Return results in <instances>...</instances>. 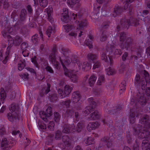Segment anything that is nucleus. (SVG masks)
I'll return each mask as SVG.
<instances>
[{
    "label": "nucleus",
    "mask_w": 150,
    "mask_h": 150,
    "mask_svg": "<svg viewBox=\"0 0 150 150\" xmlns=\"http://www.w3.org/2000/svg\"><path fill=\"white\" fill-rule=\"evenodd\" d=\"M59 49L62 55V57L59 56V59L64 69L66 67L62 61L63 60L65 64L67 65H69L72 63H76L79 69H81L80 63L76 55L71 54L69 49L66 48L62 46L59 47Z\"/></svg>",
    "instance_id": "nucleus-1"
},
{
    "label": "nucleus",
    "mask_w": 150,
    "mask_h": 150,
    "mask_svg": "<svg viewBox=\"0 0 150 150\" xmlns=\"http://www.w3.org/2000/svg\"><path fill=\"white\" fill-rule=\"evenodd\" d=\"M140 121L146 129H141L138 132L137 130H135V132L138 133V138L139 139H148L150 140V131L148 130L150 128V120L149 116L147 115H144Z\"/></svg>",
    "instance_id": "nucleus-2"
},
{
    "label": "nucleus",
    "mask_w": 150,
    "mask_h": 150,
    "mask_svg": "<svg viewBox=\"0 0 150 150\" xmlns=\"http://www.w3.org/2000/svg\"><path fill=\"white\" fill-rule=\"evenodd\" d=\"M119 46L122 49L124 47L128 50V48L131 47L133 44V40L130 37L127 38L126 34L124 32H122L120 33Z\"/></svg>",
    "instance_id": "nucleus-3"
},
{
    "label": "nucleus",
    "mask_w": 150,
    "mask_h": 150,
    "mask_svg": "<svg viewBox=\"0 0 150 150\" xmlns=\"http://www.w3.org/2000/svg\"><path fill=\"white\" fill-rule=\"evenodd\" d=\"M105 52H106V54H107L109 58L110 65H111L113 62L112 57L114 55H119L120 56L122 53L120 50L115 49V46L113 45L108 44L106 47Z\"/></svg>",
    "instance_id": "nucleus-4"
},
{
    "label": "nucleus",
    "mask_w": 150,
    "mask_h": 150,
    "mask_svg": "<svg viewBox=\"0 0 150 150\" xmlns=\"http://www.w3.org/2000/svg\"><path fill=\"white\" fill-rule=\"evenodd\" d=\"M88 101L90 105L87 106L84 110V113L86 115H88L93 110L96 106V103L94 101L93 98H90L88 99Z\"/></svg>",
    "instance_id": "nucleus-5"
},
{
    "label": "nucleus",
    "mask_w": 150,
    "mask_h": 150,
    "mask_svg": "<svg viewBox=\"0 0 150 150\" xmlns=\"http://www.w3.org/2000/svg\"><path fill=\"white\" fill-rule=\"evenodd\" d=\"M64 75L70 78L71 81L74 83L76 82L78 80V77L73 71L68 70L66 68H64Z\"/></svg>",
    "instance_id": "nucleus-6"
},
{
    "label": "nucleus",
    "mask_w": 150,
    "mask_h": 150,
    "mask_svg": "<svg viewBox=\"0 0 150 150\" xmlns=\"http://www.w3.org/2000/svg\"><path fill=\"white\" fill-rule=\"evenodd\" d=\"M144 75L145 78H142L141 79V87L143 90H144L146 87L147 83H150V77L148 72L144 70Z\"/></svg>",
    "instance_id": "nucleus-7"
},
{
    "label": "nucleus",
    "mask_w": 150,
    "mask_h": 150,
    "mask_svg": "<svg viewBox=\"0 0 150 150\" xmlns=\"http://www.w3.org/2000/svg\"><path fill=\"white\" fill-rule=\"evenodd\" d=\"M132 18H130L129 19L124 18L122 19L120 22V24L117 26V28L118 30L121 28H122L128 29L130 25L131 24V23Z\"/></svg>",
    "instance_id": "nucleus-8"
},
{
    "label": "nucleus",
    "mask_w": 150,
    "mask_h": 150,
    "mask_svg": "<svg viewBox=\"0 0 150 150\" xmlns=\"http://www.w3.org/2000/svg\"><path fill=\"white\" fill-rule=\"evenodd\" d=\"M12 140H8L6 138H4L2 139L1 146L3 149L8 150L11 148L13 146Z\"/></svg>",
    "instance_id": "nucleus-9"
},
{
    "label": "nucleus",
    "mask_w": 150,
    "mask_h": 150,
    "mask_svg": "<svg viewBox=\"0 0 150 150\" xmlns=\"http://www.w3.org/2000/svg\"><path fill=\"white\" fill-rule=\"evenodd\" d=\"M1 33L3 37L6 38L7 37L9 39L11 38V36L9 35H8V33L11 35H14L15 33L13 30V28L10 25L8 26L7 28H6L5 29L3 30L1 32Z\"/></svg>",
    "instance_id": "nucleus-10"
},
{
    "label": "nucleus",
    "mask_w": 150,
    "mask_h": 150,
    "mask_svg": "<svg viewBox=\"0 0 150 150\" xmlns=\"http://www.w3.org/2000/svg\"><path fill=\"white\" fill-rule=\"evenodd\" d=\"M26 10L25 9H22L19 15V19L18 21L16 24L18 25H21L23 24L24 22L26 19Z\"/></svg>",
    "instance_id": "nucleus-11"
},
{
    "label": "nucleus",
    "mask_w": 150,
    "mask_h": 150,
    "mask_svg": "<svg viewBox=\"0 0 150 150\" xmlns=\"http://www.w3.org/2000/svg\"><path fill=\"white\" fill-rule=\"evenodd\" d=\"M8 41L10 43V45L13 44L15 45H19L22 42V38L18 35H16L13 39L11 38L8 40Z\"/></svg>",
    "instance_id": "nucleus-12"
},
{
    "label": "nucleus",
    "mask_w": 150,
    "mask_h": 150,
    "mask_svg": "<svg viewBox=\"0 0 150 150\" xmlns=\"http://www.w3.org/2000/svg\"><path fill=\"white\" fill-rule=\"evenodd\" d=\"M81 98V96L78 91H75L72 93L71 100L73 103H76L79 101Z\"/></svg>",
    "instance_id": "nucleus-13"
},
{
    "label": "nucleus",
    "mask_w": 150,
    "mask_h": 150,
    "mask_svg": "<svg viewBox=\"0 0 150 150\" xmlns=\"http://www.w3.org/2000/svg\"><path fill=\"white\" fill-rule=\"evenodd\" d=\"M19 114L16 112L8 113L7 117L8 120L11 122H13L15 120L18 119L19 118Z\"/></svg>",
    "instance_id": "nucleus-14"
},
{
    "label": "nucleus",
    "mask_w": 150,
    "mask_h": 150,
    "mask_svg": "<svg viewBox=\"0 0 150 150\" xmlns=\"http://www.w3.org/2000/svg\"><path fill=\"white\" fill-rule=\"evenodd\" d=\"M126 9H127V8H126L125 9H124V7L123 8L118 5H116L114 8L112 15L114 17L119 16L121 13L123 11L125 10Z\"/></svg>",
    "instance_id": "nucleus-15"
},
{
    "label": "nucleus",
    "mask_w": 150,
    "mask_h": 150,
    "mask_svg": "<svg viewBox=\"0 0 150 150\" xmlns=\"http://www.w3.org/2000/svg\"><path fill=\"white\" fill-rule=\"evenodd\" d=\"M100 125V123L97 121L91 122L87 125V129L88 131L90 132L93 129L98 127Z\"/></svg>",
    "instance_id": "nucleus-16"
},
{
    "label": "nucleus",
    "mask_w": 150,
    "mask_h": 150,
    "mask_svg": "<svg viewBox=\"0 0 150 150\" xmlns=\"http://www.w3.org/2000/svg\"><path fill=\"white\" fill-rule=\"evenodd\" d=\"M137 98H139V99L138 103H139L141 105L144 106L147 103V100L146 98L144 97V94L142 93H139L137 94Z\"/></svg>",
    "instance_id": "nucleus-17"
},
{
    "label": "nucleus",
    "mask_w": 150,
    "mask_h": 150,
    "mask_svg": "<svg viewBox=\"0 0 150 150\" xmlns=\"http://www.w3.org/2000/svg\"><path fill=\"white\" fill-rule=\"evenodd\" d=\"M72 89V88L69 85H66L64 88V94L60 96L61 98H65L67 95H68L71 92Z\"/></svg>",
    "instance_id": "nucleus-18"
},
{
    "label": "nucleus",
    "mask_w": 150,
    "mask_h": 150,
    "mask_svg": "<svg viewBox=\"0 0 150 150\" xmlns=\"http://www.w3.org/2000/svg\"><path fill=\"white\" fill-rule=\"evenodd\" d=\"M58 51L56 47H54L52 50V53L49 56V60L52 62L57 60L56 58Z\"/></svg>",
    "instance_id": "nucleus-19"
},
{
    "label": "nucleus",
    "mask_w": 150,
    "mask_h": 150,
    "mask_svg": "<svg viewBox=\"0 0 150 150\" xmlns=\"http://www.w3.org/2000/svg\"><path fill=\"white\" fill-rule=\"evenodd\" d=\"M111 137H105L101 139V142L104 143L105 145H106L108 148L110 147L112 145V139Z\"/></svg>",
    "instance_id": "nucleus-20"
},
{
    "label": "nucleus",
    "mask_w": 150,
    "mask_h": 150,
    "mask_svg": "<svg viewBox=\"0 0 150 150\" xmlns=\"http://www.w3.org/2000/svg\"><path fill=\"white\" fill-rule=\"evenodd\" d=\"M100 116V114L97 110H96L90 114L88 119L90 120H95L98 119Z\"/></svg>",
    "instance_id": "nucleus-21"
},
{
    "label": "nucleus",
    "mask_w": 150,
    "mask_h": 150,
    "mask_svg": "<svg viewBox=\"0 0 150 150\" xmlns=\"http://www.w3.org/2000/svg\"><path fill=\"white\" fill-rule=\"evenodd\" d=\"M62 142L64 144L67 146H70L71 144V139L67 135H64L62 138Z\"/></svg>",
    "instance_id": "nucleus-22"
},
{
    "label": "nucleus",
    "mask_w": 150,
    "mask_h": 150,
    "mask_svg": "<svg viewBox=\"0 0 150 150\" xmlns=\"http://www.w3.org/2000/svg\"><path fill=\"white\" fill-rule=\"evenodd\" d=\"M76 25L74 24H67L63 25V27L65 30V31L67 33H68L74 29Z\"/></svg>",
    "instance_id": "nucleus-23"
},
{
    "label": "nucleus",
    "mask_w": 150,
    "mask_h": 150,
    "mask_svg": "<svg viewBox=\"0 0 150 150\" xmlns=\"http://www.w3.org/2000/svg\"><path fill=\"white\" fill-rule=\"evenodd\" d=\"M80 66L81 67V66L82 69L83 71H87L91 69V64L86 62H84L83 64L80 63Z\"/></svg>",
    "instance_id": "nucleus-24"
},
{
    "label": "nucleus",
    "mask_w": 150,
    "mask_h": 150,
    "mask_svg": "<svg viewBox=\"0 0 150 150\" xmlns=\"http://www.w3.org/2000/svg\"><path fill=\"white\" fill-rule=\"evenodd\" d=\"M88 25V22L85 19L80 20L78 21L77 25L79 29H82L84 28L87 27Z\"/></svg>",
    "instance_id": "nucleus-25"
},
{
    "label": "nucleus",
    "mask_w": 150,
    "mask_h": 150,
    "mask_svg": "<svg viewBox=\"0 0 150 150\" xmlns=\"http://www.w3.org/2000/svg\"><path fill=\"white\" fill-rule=\"evenodd\" d=\"M47 87L43 88L40 93V95L41 97H42L47 94L50 91V85L49 83H47Z\"/></svg>",
    "instance_id": "nucleus-26"
},
{
    "label": "nucleus",
    "mask_w": 150,
    "mask_h": 150,
    "mask_svg": "<svg viewBox=\"0 0 150 150\" xmlns=\"http://www.w3.org/2000/svg\"><path fill=\"white\" fill-rule=\"evenodd\" d=\"M132 109L130 110V113L129 116V122L130 124H133L135 122V113Z\"/></svg>",
    "instance_id": "nucleus-27"
},
{
    "label": "nucleus",
    "mask_w": 150,
    "mask_h": 150,
    "mask_svg": "<svg viewBox=\"0 0 150 150\" xmlns=\"http://www.w3.org/2000/svg\"><path fill=\"white\" fill-rule=\"evenodd\" d=\"M46 9L47 14L48 20L52 23L54 21V19L52 17V8H48Z\"/></svg>",
    "instance_id": "nucleus-28"
},
{
    "label": "nucleus",
    "mask_w": 150,
    "mask_h": 150,
    "mask_svg": "<svg viewBox=\"0 0 150 150\" xmlns=\"http://www.w3.org/2000/svg\"><path fill=\"white\" fill-rule=\"evenodd\" d=\"M96 79L97 77L94 74L92 75L88 79V83L90 86L92 87L93 86Z\"/></svg>",
    "instance_id": "nucleus-29"
},
{
    "label": "nucleus",
    "mask_w": 150,
    "mask_h": 150,
    "mask_svg": "<svg viewBox=\"0 0 150 150\" xmlns=\"http://www.w3.org/2000/svg\"><path fill=\"white\" fill-rule=\"evenodd\" d=\"M26 64L25 61V59H21L18 64V69L21 71L25 67Z\"/></svg>",
    "instance_id": "nucleus-30"
},
{
    "label": "nucleus",
    "mask_w": 150,
    "mask_h": 150,
    "mask_svg": "<svg viewBox=\"0 0 150 150\" xmlns=\"http://www.w3.org/2000/svg\"><path fill=\"white\" fill-rule=\"evenodd\" d=\"M80 1V0H68L67 3L71 7H73L76 4V6L79 7L80 6V4L79 3Z\"/></svg>",
    "instance_id": "nucleus-31"
},
{
    "label": "nucleus",
    "mask_w": 150,
    "mask_h": 150,
    "mask_svg": "<svg viewBox=\"0 0 150 150\" xmlns=\"http://www.w3.org/2000/svg\"><path fill=\"white\" fill-rule=\"evenodd\" d=\"M71 103V100L70 99L68 100L65 101L60 102V106L63 108H67L69 107Z\"/></svg>",
    "instance_id": "nucleus-32"
},
{
    "label": "nucleus",
    "mask_w": 150,
    "mask_h": 150,
    "mask_svg": "<svg viewBox=\"0 0 150 150\" xmlns=\"http://www.w3.org/2000/svg\"><path fill=\"white\" fill-rule=\"evenodd\" d=\"M55 30L54 28H53L51 26H49L46 31V34L50 38L52 33H54Z\"/></svg>",
    "instance_id": "nucleus-33"
},
{
    "label": "nucleus",
    "mask_w": 150,
    "mask_h": 150,
    "mask_svg": "<svg viewBox=\"0 0 150 150\" xmlns=\"http://www.w3.org/2000/svg\"><path fill=\"white\" fill-rule=\"evenodd\" d=\"M134 0H126L125 4L124 6V9H125L126 8L127 9V10L129 11V12L130 13L132 12V9L133 8L132 6L130 5L128 7L129 4L128 2L132 3L133 1Z\"/></svg>",
    "instance_id": "nucleus-34"
},
{
    "label": "nucleus",
    "mask_w": 150,
    "mask_h": 150,
    "mask_svg": "<svg viewBox=\"0 0 150 150\" xmlns=\"http://www.w3.org/2000/svg\"><path fill=\"white\" fill-rule=\"evenodd\" d=\"M84 125L82 122H79L77 125V127L75 128L76 131L78 132H81L84 128Z\"/></svg>",
    "instance_id": "nucleus-35"
},
{
    "label": "nucleus",
    "mask_w": 150,
    "mask_h": 150,
    "mask_svg": "<svg viewBox=\"0 0 150 150\" xmlns=\"http://www.w3.org/2000/svg\"><path fill=\"white\" fill-rule=\"evenodd\" d=\"M10 47L9 46L6 49V50L5 52L6 56L4 59L2 61V62L4 64H6L9 59V54L10 53Z\"/></svg>",
    "instance_id": "nucleus-36"
},
{
    "label": "nucleus",
    "mask_w": 150,
    "mask_h": 150,
    "mask_svg": "<svg viewBox=\"0 0 150 150\" xmlns=\"http://www.w3.org/2000/svg\"><path fill=\"white\" fill-rule=\"evenodd\" d=\"M0 94L1 96V100L2 103H3L6 97L5 91L4 88H1L0 90Z\"/></svg>",
    "instance_id": "nucleus-37"
},
{
    "label": "nucleus",
    "mask_w": 150,
    "mask_h": 150,
    "mask_svg": "<svg viewBox=\"0 0 150 150\" xmlns=\"http://www.w3.org/2000/svg\"><path fill=\"white\" fill-rule=\"evenodd\" d=\"M88 59L89 61H95L97 58L98 57L95 54L89 53L87 55Z\"/></svg>",
    "instance_id": "nucleus-38"
},
{
    "label": "nucleus",
    "mask_w": 150,
    "mask_h": 150,
    "mask_svg": "<svg viewBox=\"0 0 150 150\" xmlns=\"http://www.w3.org/2000/svg\"><path fill=\"white\" fill-rule=\"evenodd\" d=\"M94 139L91 137H87L84 140L85 144L87 145L93 144L94 142Z\"/></svg>",
    "instance_id": "nucleus-39"
},
{
    "label": "nucleus",
    "mask_w": 150,
    "mask_h": 150,
    "mask_svg": "<svg viewBox=\"0 0 150 150\" xmlns=\"http://www.w3.org/2000/svg\"><path fill=\"white\" fill-rule=\"evenodd\" d=\"M74 114V111L72 109H67L65 113V117L67 118H71Z\"/></svg>",
    "instance_id": "nucleus-40"
},
{
    "label": "nucleus",
    "mask_w": 150,
    "mask_h": 150,
    "mask_svg": "<svg viewBox=\"0 0 150 150\" xmlns=\"http://www.w3.org/2000/svg\"><path fill=\"white\" fill-rule=\"evenodd\" d=\"M39 114L40 117L45 121L46 122L47 121V117L46 115V113L45 111H40V112Z\"/></svg>",
    "instance_id": "nucleus-41"
},
{
    "label": "nucleus",
    "mask_w": 150,
    "mask_h": 150,
    "mask_svg": "<svg viewBox=\"0 0 150 150\" xmlns=\"http://www.w3.org/2000/svg\"><path fill=\"white\" fill-rule=\"evenodd\" d=\"M40 5L43 8L46 7L48 5L47 0H39Z\"/></svg>",
    "instance_id": "nucleus-42"
},
{
    "label": "nucleus",
    "mask_w": 150,
    "mask_h": 150,
    "mask_svg": "<svg viewBox=\"0 0 150 150\" xmlns=\"http://www.w3.org/2000/svg\"><path fill=\"white\" fill-rule=\"evenodd\" d=\"M108 37V35L107 33L106 32H103L100 37V40L102 42L105 41L106 40Z\"/></svg>",
    "instance_id": "nucleus-43"
},
{
    "label": "nucleus",
    "mask_w": 150,
    "mask_h": 150,
    "mask_svg": "<svg viewBox=\"0 0 150 150\" xmlns=\"http://www.w3.org/2000/svg\"><path fill=\"white\" fill-rule=\"evenodd\" d=\"M84 44L88 46L89 49L93 48L92 42V41H90L89 39L85 40L84 42Z\"/></svg>",
    "instance_id": "nucleus-44"
},
{
    "label": "nucleus",
    "mask_w": 150,
    "mask_h": 150,
    "mask_svg": "<svg viewBox=\"0 0 150 150\" xmlns=\"http://www.w3.org/2000/svg\"><path fill=\"white\" fill-rule=\"evenodd\" d=\"M126 84L125 81H123L120 85V93L123 92L126 89Z\"/></svg>",
    "instance_id": "nucleus-45"
},
{
    "label": "nucleus",
    "mask_w": 150,
    "mask_h": 150,
    "mask_svg": "<svg viewBox=\"0 0 150 150\" xmlns=\"http://www.w3.org/2000/svg\"><path fill=\"white\" fill-rule=\"evenodd\" d=\"M107 74L108 75H112L115 73V71L114 69L109 67L108 69H106Z\"/></svg>",
    "instance_id": "nucleus-46"
},
{
    "label": "nucleus",
    "mask_w": 150,
    "mask_h": 150,
    "mask_svg": "<svg viewBox=\"0 0 150 150\" xmlns=\"http://www.w3.org/2000/svg\"><path fill=\"white\" fill-rule=\"evenodd\" d=\"M45 112L46 113L47 117H49L51 116L52 114V108L50 107H48Z\"/></svg>",
    "instance_id": "nucleus-47"
},
{
    "label": "nucleus",
    "mask_w": 150,
    "mask_h": 150,
    "mask_svg": "<svg viewBox=\"0 0 150 150\" xmlns=\"http://www.w3.org/2000/svg\"><path fill=\"white\" fill-rule=\"evenodd\" d=\"M62 135L61 132L59 130H57L55 133V138L56 139H60L62 137Z\"/></svg>",
    "instance_id": "nucleus-48"
},
{
    "label": "nucleus",
    "mask_w": 150,
    "mask_h": 150,
    "mask_svg": "<svg viewBox=\"0 0 150 150\" xmlns=\"http://www.w3.org/2000/svg\"><path fill=\"white\" fill-rule=\"evenodd\" d=\"M68 128L70 131V132L73 133L75 132L76 131L75 128V125L74 124H72L71 125L68 124Z\"/></svg>",
    "instance_id": "nucleus-49"
},
{
    "label": "nucleus",
    "mask_w": 150,
    "mask_h": 150,
    "mask_svg": "<svg viewBox=\"0 0 150 150\" xmlns=\"http://www.w3.org/2000/svg\"><path fill=\"white\" fill-rule=\"evenodd\" d=\"M150 146V143L149 142L148 140H143L142 143V148L144 147H148Z\"/></svg>",
    "instance_id": "nucleus-50"
},
{
    "label": "nucleus",
    "mask_w": 150,
    "mask_h": 150,
    "mask_svg": "<svg viewBox=\"0 0 150 150\" xmlns=\"http://www.w3.org/2000/svg\"><path fill=\"white\" fill-rule=\"evenodd\" d=\"M28 30L26 27L22 28L20 30V33L22 35H25L28 33Z\"/></svg>",
    "instance_id": "nucleus-51"
},
{
    "label": "nucleus",
    "mask_w": 150,
    "mask_h": 150,
    "mask_svg": "<svg viewBox=\"0 0 150 150\" xmlns=\"http://www.w3.org/2000/svg\"><path fill=\"white\" fill-rule=\"evenodd\" d=\"M11 112H15L16 110V105L15 103H12L9 108Z\"/></svg>",
    "instance_id": "nucleus-52"
},
{
    "label": "nucleus",
    "mask_w": 150,
    "mask_h": 150,
    "mask_svg": "<svg viewBox=\"0 0 150 150\" xmlns=\"http://www.w3.org/2000/svg\"><path fill=\"white\" fill-rule=\"evenodd\" d=\"M54 119L55 121L57 122H59L60 118V116L59 115V113L57 112H55L54 113Z\"/></svg>",
    "instance_id": "nucleus-53"
},
{
    "label": "nucleus",
    "mask_w": 150,
    "mask_h": 150,
    "mask_svg": "<svg viewBox=\"0 0 150 150\" xmlns=\"http://www.w3.org/2000/svg\"><path fill=\"white\" fill-rule=\"evenodd\" d=\"M68 124H65L64 126V129L62 132L63 133L68 134L70 133V131L68 128Z\"/></svg>",
    "instance_id": "nucleus-54"
},
{
    "label": "nucleus",
    "mask_w": 150,
    "mask_h": 150,
    "mask_svg": "<svg viewBox=\"0 0 150 150\" xmlns=\"http://www.w3.org/2000/svg\"><path fill=\"white\" fill-rule=\"evenodd\" d=\"M54 125L53 121H50L47 126V128L50 130H53Z\"/></svg>",
    "instance_id": "nucleus-55"
},
{
    "label": "nucleus",
    "mask_w": 150,
    "mask_h": 150,
    "mask_svg": "<svg viewBox=\"0 0 150 150\" xmlns=\"http://www.w3.org/2000/svg\"><path fill=\"white\" fill-rule=\"evenodd\" d=\"M61 19L62 21L65 23H68L70 21L69 16H62Z\"/></svg>",
    "instance_id": "nucleus-56"
},
{
    "label": "nucleus",
    "mask_w": 150,
    "mask_h": 150,
    "mask_svg": "<svg viewBox=\"0 0 150 150\" xmlns=\"http://www.w3.org/2000/svg\"><path fill=\"white\" fill-rule=\"evenodd\" d=\"M132 18V20H131V25L134 24L135 26H137L139 24V21L137 19H134L132 18Z\"/></svg>",
    "instance_id": "nucleus-57"
},
{
    "label": "nucleus",
    "mask_w": 150,
    "mask_h": 150,
    "mask_svg": "<svg viewBox=\"0 0 150 150\" xmlns=\"http://www.w3.org/2000/svg\"><path fill=\"white\" fill-rule=\"evenodd\" d=\"M109 26V23L107 22H104L101 25V29L102 30H104L108 28Z\"/></svg>",
    "instance_id": "nucleus-58"
},
{
    "label": "nucleus",
    "mask_w": 150,
    "mask_h": 150,
    "mask_svg": "<svg viewBox=\"0 0 150 150\" xmlns=\"http://www.w3.org/2000/svg\"><path fill=\"white\" fill-rule=\"evenodd\" d=\"M20 76L23 80H26L28 79L29 75L27 73L22 74Z\"/></svg>",
    "instance_id": "nucleus-59"
},
{
    "label": "nucleus",
    "mask_w": 150,
    "mask_h": 150,
    "mask_svg": "<svg viewBox=\"0 0 150 150\" xmlns=\"http://www.w3.org/2000/svg\"><path fill=\"white\" fill-rule=\"evenodd\" d=\"M38 34H35L32 37V40L34 44H37L38 43Z\"/></svg>",
    "instance_id": "nucleus-60"
},
{
    "label": "nucleus",
    "mask_w": 150,
    "mask_h": 150,
    "mask_svg": "<svg viewBox=\"0 0 150 150\" xmlns=\"http://www.w3.org/2000/svg\"><path fill=\"white\" fill-rule=\"evenodd\" d=\"M100 62L99 61H97L93 65V69H95L96 68H98L100 67Z\"/></svg>",
    "instance_id": "nucleus-61"
},
{
    "label": "nucleus",
    "mask_w": 150,
    "mask_h": 150,
    "mask_svg": "<svg viewBox=\"0 0 150 150\" xmlns=\"http://www.w3.org/2000/svg\"><path fill=\"white\" fill-rule=\"evenodd\" d=\"M57 97L56 94H54L52 95L50 97V101L51 102L56 101L57 99Z\"/></svg>",
    "instance_id": "nucleus-62"
},
{
    "label": "nucleus",
    "mask_w": 150,
    "mask_h": 150,
    "mask_svg": "<svg viewBox=\"0 0 150 150\" xmlns=\"http://www.w3.org/2000/svg\"><path fill=\"white\" fill-rule=\"evenodd\" d=\"M101 59L104 60L105 62L108 61V59L105 52H102L101 55Z\"/></svg>",
    "instance_id": "nucleus-63"
},
{
    "label": "nucleus",
    "mask_w": 150,
    "mask_h": 150,
    "mask_svg": "<svg viewBox=\"0 0 150 150\" xmlns=\"http://www.w3.org/2000/svg\"><path fill=\"white\" fill-rule=\"evenodd\" d=\"M104 81V77L103 76H101L98 78V83L99 85H101L102 83Z\"/></svg>",
    "instance_id": "nucleus-64"
}]
</instances>
